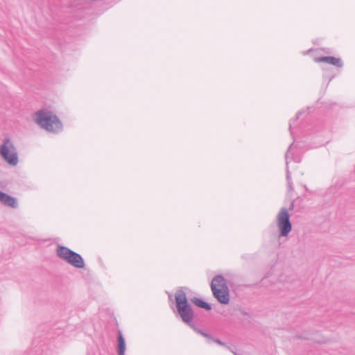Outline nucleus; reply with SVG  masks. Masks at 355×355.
<instances>
[{
  "instance_id": "1",
  "label": "nucleus",
  "mask_w": 355,
  "mask_h": 355,
  "mask_svg": "<svg viewBox=\"0 0 355 355\" xmlns=\"http://www.w3.org/2000/svg\"><path fill=\"white\" fill-rule=\"evenodd\" d=\"M184 289H187V288L180 287L175 293V307L178 315L182 321L196 333L207 338L208 343L211 340L219 345L229 348L225 343L196 326L193 322L194 311L189 302Z\"/></svg>"
},
{
  "instance_id": "2",
  "label": "nucleus",
  "mask_w": 355,
  "mask_h": 355,
  "mask_svg": "<svg viewBox=\"0 0 355 355\" xmlns=\"http://www.w3.org/2000/svg\"><path fill=\"white\" fill-rule=\"evenodd\" d=\"M36 123L47 132L58 133L63 129V125L56 114L51 111L40 110L35 113Z\"/></svg>"
},
{
  "instance_id": "3",
  "label": "nucleus",
  "mask_w": 355,
  "mask_h": 355,
  "mask_svg": "<svg viewBox=\"0 0 355 355\" xmlns=\"http://www.w3.org/2000/svg\"><path fill=\"white\" fill-rule=\"evenodd\" d=\"M214 297L221 304H228L230 300V290L226 279L221 275H216L211 282Z\"/></svg>"
},
{
  "instance_id": "4",
  "label": "nucleus",
  "mask_w": 355,
  "mask_h": 355,
  "mask_svg": "<svg viewBox=\"0 0 355 355\" xmlns=\"http://www.w3.org/2000/svg\"><path fill=\"white\" fill-rule=\"evenodd\" d=\"M55 251L57 256L60 259L75 268L82 269L85 267V263L83 257L68 247L58 245Z\"/></svg>"
},
{
  "instance_id": "5",
  "label": "nucleus",
  "mask_w": 355,
  "mask_h": 355,
  "mask_svg": "<svg viewBox=\"0 0 355 355\" xmlns=\"http://www.w3.org/2000/svg\"><path fill=\"white\" fill-rule=\"evenodd\" d=\"M294 207V201H292L288 209L282 207L277 216V224L280 237H287L292 230L293 226L290 220L291 216L288 210H293Z\"/></svg>"
},
{
  "instance_id": "6",
  "label": "nucleus",
  "mask_w": 355,
  "mask_h": 355,
  "mask_svg": "<svg viewBox=\"0 0 355 355\" xmlns=\"http://www.w3.org/2000/svg\"><path fill=\"white\" fill-rule=\"evenodd\" d=\"M0 155L10 166H16L19 162L16 148L8 138L5 139L0 146Z\"/></svg>"
},
{
  "instance_id": "7",
  "label": "nucleus",
  "mask_w": 355,
  "mask_h": 355,
  "mask_svg": "<svg viewBox=\"0 0 355 355\" xmlns=\"http://www.w3.org/2000/svg\"><path fill=\"white\" fill-rule=\"evenodd\" d=\"M295 338L301 340H311L315 343H324L326 342L325 339L320 336L318 331L313 333L304 331L301 334H297Z\"/></svg>"
},
{
  "instance_id": "8",
  "label": "nucleus",
  "mask_w": 355,
  "mask_h": 355,
  "mask_svg": "<svg viewBox=\"0 0 355 355\" xmlns=\"http://www.w3.org/2000/svg\"><path fill=\"white\" fill-rule=\"evenodd\" d=\"M0 202L3 205L12 208H17L18 203L17 198L0 190Z\"/></svg>"
},
{
  "instance_id": "9",
  "label": "nucleus",
  "mask_w": 355,
  "mask_h": 355,
  "mask_svg": "<svg viewBox=\"0 0 355 355\" xmlns=\"http://www.w3.org/2000/svg\"><path fill=\"white\" fill-rule=\"evenodd\" d=\"M21 355H53L52 350L44 345L35 346Z\"/></svg>"
},
{
  "instance_id": "10",
  "label": "nucleus",
  "mask_w": 355,
  "mask_h": 355,
  "mask_svg": "<svg viewBox=\"0 0 355 355\" xmlns=\"http://www.w3.org/2000/svg\"><path fill=\"white\" fill-rule=\"evenodd\" d=\"M316 62H325L337 67L341 68L343 66V63L340 58H337L334 56H322L315 58Z\"/></svg>"
},
{
  "instance_id": "11",
  "label": "nucleus",
  "mask_w": 355,
  "mask_h": 355,
  "mask_svg": "<svg viewBox=\"0 0 355 355\" xmlns=\"http://www.w3.org/2000/svg\"><path fill=\"white\" fill-rule=\"evenodd\" d=\"M294 144L292 143L286 153V155H285V159H286V181H287V184H288V191H293V182H292V180H291V172L289 171V167H288V155L290 154V150L291 148L293 146Z\"/></svg>"
},
{
  "instance_id": "12",
  "label": "nucleus",
  "mask_w": 355,
  "mask_h": 355,
  "mask_svg": "<svg viewBox=\"0 0 355 355\" xmlns=\"http://www.w3.org/2000/svg\"><path fill=\"white\" fill-rule=\"evenodd\" d=\"M126 349V344L125 338L122 334V332L119 330L117 332V346L116 351L118 355H125Z\"/></svg>"
},
{
  "instance_id": "13",
  "label": "nucleus",
  "mask_w": 355,
  "mask_h": 355,
  "mask_svg": "<svg viewBox=\"0 0 355 355\" xmlns=\"http://www.w3.org/2000/svg\"><path fill=\"white\" fill-rule=\"evenodd\" d=\"M190 301L197 307L203 309L205 311H211L212 309L211 304L207 302L202 298L193 297L190 299Z\"/></svg>"
},
{
  "instance_id": "14",
  "label": "nucleus",
  "mask_w": 355,
  "mask_h": 355,
  "mask_svg": "<svg viewBox=\"0 0 355 355\" xmlns=\"http://www.w3.org/2000/svg\"><path fill=\"white\" fill-rule=\"evenodd\" d=\"M294 144L293 146L291 148L292 149L294 146H295V143L293 142ZM290 151H291V150H290ZM291 158V159L296 163H300L302 161V156L301 155H295L292 152H290V154L288 155V159ZM288 162H289V161L288 160Z\"/></svg>"
},
{
  "instance_id": "15",
  "label": "nucleus",
  "mask_w": 355,
  "mask_h": 355,
  "mask_svg": "<svg viewBox=\"0 0 355 355\" xmlns=\"http://www.w3.org/2000/svg\"><path fill=\"white\" fill-rule=\"evenodd\" d=\"M301 114H302V112H297V114H296L295 118V119H291V120H290V121H289V128H288V129H289V131H290L291 135L293 137V130H292V125H293V123H294L295 121H296L299 119V117H300V116L301 115Z\"/></svg>"
},
{
  "instance_id": "16",
  "label": "nucleus",
  "mask_w": 355,
  "mask_h": 355,
  "mask_svg": "<svg viewBox=\"0 0 355 355\" xmlns=\"http://www.w3.org/2000/svg\"><path fill=\"white\" fill-rule=\"evenodd\" d=\"M239 311L241 313V314H243V315H248V313L246 312L245 310L243 309H239Z\"/></svg>"
},
{
  "instance_id": "17",
  "label": "nucleus",
  "mask_w": 355,
  "mask_h": 355,
  "mask_svg": "<svg viewBox=\"0 0 355 355\" xmlns=\"http://www.w3.org/2000/svg\"><path fill=\"white\" fill-rule=\"evenodd\" d=\"M168 300L170 301H172L173 300L172 295L171 293H168Z\"/></svg>"
},
{
  "instance_id": "18",
  "label": "nucleus",
  "mask_w": 355,
  "mask_h": 355,
  "mask_svg": "<svg viewBox=\"0 0 355 355\" xmlns=\"http://www.w3.org/2000/svg\"><path fill=\"white\" fill-rule=\"evenodd\" d=\"M334 76H331L329 78V80H331L334 78Z\"/></svg>"
},
{
  "instance_id": "19",
  "label": "nucleus",
  "mask_w": 355,
  "mask_h": 355,
  "mask_svg": "<svg viewBox=\"0 0 355 355\" xmlns=\"http://www.w3.org/2000/svg\"><path fill=\"white\" fill-rule=\"evenodd\" d=\"M304 189H305L306 191H308V188H307L306 185H304Z\"/></svg>"
}]
</instances>
